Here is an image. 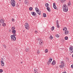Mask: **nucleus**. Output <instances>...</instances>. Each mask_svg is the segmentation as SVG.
Returning a JSON list of instances; mask_svg holds the SVG:
<instances>
[{"instance_id":"aec40b11","label":"nucleus","mask_w":73,"mask_h":73,"mask_svg":"<svg viewBox=\"0 0 73 73\" xmlns=\"http://www.w3.org/2000/svg\"><path fill=\"white\" fill-rule=\"evenodd\" d=\"M2 26L3 27H5V26H6V24L5 23H3L2 24Z\"/></svg>"},{"instance_id":"3c124183","label":"nucleus","mask_w":73,"mask_h":73,"mask_svg":"<svg viewBox=\"0 0 73 73\" xmlns=\"http://www.w3.org/2000/svg\"><path fill=\"white\" fill-rule=\"evenodd\" d=\"M21 64L23 63V62H21Z\"/></svg>"},{"instance_id":"58836bf2","label":"nucleus","mask_w":73,"mask_h":73,"mask_svg":"<svg viewBox=\"0 0 73 73\" xmlns=\"http://www.w3.org/2000/svg\"><path fill=\"white\" fill-rule=\"evenodd\" d=\"M2 72H3V70L0 69V73H2Z\"/></svg>"},{"instance_id":"c85d7f7f","label":"nucleus","mask_w":73,"mask_h":73,"mask_svg":"<svg viewBox=\"0 0 73 73\" xmlns=\"http://www.w3.org/2000/svg\"><path fill=\"white\" fill-rule=\"evenodd\" d=\"M65 40H68V36H66L65 37Z\"/></svg>"},{"instance_id":"a19ab883","label":"nucleus","mask_w":73,"mask_h":73,"mask_svg":"<svg viewBox=\"0 0 73 73\" xmlns=\"http://www.w3.org/2000/svg\"><path fill=\"white\" fill-rule=\"evenodd\" d=\"M25 28L26 29H28V27H27V26H25Z\"/></svg>"},{"instance_id":"473e14b6","label":"nucleus","mask_w":73,"mask_h":73,"mask_svg":"<svg viewBox=\"0 0 73 73\" xmlns=\"http://www.w3.org/2000/svg\"><path fill=\"white\" fill-rule=\"evenodd\" d=\"M48 49H46L45 50V53H48Z\"/></svg>"},{"instance_id":"864d4df0","label":"nucleus","mask_w":73,"mask_h":73,"mask_svg":"<svg viewBox=\"0 0 73 73\" xmlns=\"http://www.w3.org/2000/svg\"><path fill=\"white\" fill-rule=\"evenodd\" d=\"M1 24L0 23V26H1Z\"/></svg>"},{"instance_id":"b1692460","label":"nucleus","mask_w":73,"mask_h":73,"mask_svg":"<svg viewBox=\"0 0 73 73\" xmlns=\"http://www.w3.org/2000/svg\"><path fill=\"white\" fill-rule=\"evenodd\" d=\"M45 5L46 7H48V5H49V4L48 3H46L45 4Z\"/></svg>"},{"instance_id":"6e6552de","label":"nucleus","mask_w":73,"mask_h":73,"mask_svg":"<svg viewBox=\"0 0 73 73\" xmlns=\"http://www.w3.org/2000/svg\"><path fill=\"white\" fill-rule=\"evenodd\" d=\"M46 9L48 12H50V8L49 7L47 6L46 7Z\"/></svg>"},{"instance_id":"cd10ccee","label":"nucleus","mask_w":73,"mask_h":73,"mask_svg":"<svg viewBox=\"0 0 73 73\" xmlns=\"http://www.w3.org/2000/svg\"><path fill=\"white\" fill-rule=\"evenodd\" d=\"M64 30L65 31V30L66 31V30H67V28H66V27H64V29H63V31H64Z\"/></svg>"},{"instance_id":"6ab92c4d","label":"nucleus","mask_w":73,"mask_h":73,"mask_svg":"<svg viewBox=\"0 0 73 73\" xmlns=\"http://www.w3.org/2000/svg\"><path fill=\"white\" fill-rule=\"evenodd\" d=\"M43 16L44 17H46V14L44 13L43 14Z\"/></svg>"},{"instance_id":"f704fd0d","label":"nucleus","mask_w":73,"mask_h":73,"mask_svg":"<svg viewBox=\"0 0 73 73\" xmlns=\"http://www.w3.org/2000/svg\"><path fill=\"white\" fill-rule=\"evenodd\" d=\"M56 6V4L55 3H53V7H54V6Z\"/></svg>"},{"instance_id":"5fc2aeb1","label":"nucleus","mask_w":73,"mask_h":73,"mask_svg":"<svg viewBox=\"0 0 73 73\" xmlns=\"http://www.w3.org/2000/svg\"><path fill=\"white\" fill-rule=\"evenodd\" d=\"M72 57H73V54H72Z\"/></svg>"},{"instance_id":"6e6d98bb","label":"nucleus","mask_w":73,"mask_h":73,"mask_svg":"<svg viewBox=\"0 0 73 73\" xmlns=\"http://www.w3.org/2000/svg\"><path fill=\"white\" fill-rule=\"evenodd\" d=\"M19 0V1H21V0Z\"/></svg>"},{"instance_id":"39448f33","label":"nucleus","mask_w":73,"mask_h":73,"mask_svg":"<svg viewBox=\"0 0 73 73\" xmlns=\"http://www.w3.org/2000/svg\"><path fill=\"white\" fill-rule=\"evenodd\" d=\"M70 50L71 53H73V46H71L70 47Z\"/></svg>"},{"instance_id":"37998d69","label":"nucleus","mask_w":73,"mask_h":73,"mask_svg":"<svg viewBox=\"0 0 73 73\" xmlns=\"http://www.w3.org/2000/svg\"><path fill=\"white\" fill-rule=\"evenodd\" d=\"M14 20H14V19H12V21H14Z\"/></svg>"},{"instance_id":"f8f14e48","label":"nucleus","mask_w":73,"mask_h":73,"mask_svg":"<svg viewBox=\"0 0 73 73\" xmlns=\"http://www.w3.org/2000/svg\"><path fill=\"white\" fill-rule=\"evenodd\" d=\"M59 67L60 68H63L64 67V65L61 64L59 66Z\"/></svg>"},{"instance_id":"603ef678","label":"nucleus","mask_w":73,"mask_h":73,"mask_svg":"<svg viewBox=\"0 0 73 73\" xmlns=\"http://www.w3.org/2000/svg\"><path fill=\"white\" fill-rule=\"evenodd\" d=\"M57 23H58V21H57Z\"/></svg>"},{"instance_id":"4468645a","label":"nucleus","mask_w":73,"mask_h":73,"mask_svg":"<svg viewBox=\"0 0 73 73\" xmlns=\"http://www.w3.org/2000/svg\"><path fill=\"white\" fill-rule=\"evenodd\" d=\"M25 4H28V1L27 0H25Z\"/></svg>"},{"instance_id":"a18cd8bd","label":"nucleus","mask_w":73,"mask_h":73,"mask_svg":"<svg viewBox=\"0 0 73 73\" xmlns=\"http://www.w3.org/2000/svg\"><path fill=\"white\" fill-rule=\"evenodd\" d=\"M71 67L72 68H73V65H71Z\"/></svg>"},{"instance_id":"4be33fe9","label":"nucleus","mask_w":73,"mask_h":73,"mask_svg":"<svg viewBox=\"0 0 73 73\" xmlns=\"http://www.w3.org/2000/svg\"><path fill=\"white\" fill-rule=\"evenodd\" d=\"M61 65H64V64H65L64 63V61L61 62Z\"/></svg>"},{"instance_id":"c9c22d12","label":"nucleus","mask_w":73,"mask_h":73,"mask_svg":"<svg viewBox=\"0 0 73 73\" xmlns=\"http://www.w3.org/2000/svg\"><path fill=\"white\" fill-rule=\"evenodd\" d=\"M53 8H54V9H56V6H53Z\"/></svg>"},{"instance_id":"f257e3e1","label":"nucleus","mask_w":73,"mask_h":73,"mask_svg":"<svg viewBox=\"0 0 73 73\" xmlns=\"http://www.w3.org/2000/svg\"><path fill=\"white\" fill-rule=\"evenodd\" d=\"M63 7L64 8L63 9L64 12H68V8L67 7L66 5L65 4H64Z\"/></svg>"},{"instance_id":"4c0bfd02","label":"nucleus","mask_w":73,"mask_h":73,"mask_svg":"<svg viewBox=\"0 0 73 73\" xmlns=\"http://www.w3.org/2000/svg\"><path fill=\"white\" fill-rule=\"evenodd\" d=\"M13 28H14V29H15V27H13L11 28L12 30H13Z\"/></svg>"},{"instance_id":"f3484780","label":"nucleus","mask_w":73,"mask_h":73,"mask_svg":"<svg viewBox=\"0 0 73 73\" xmlns=\"http://www.w3.org/2000/svg\"><path fill=\"white\" fill-rule=\"evenodd\" d=\"M39 44L40 45H42V44H43V43H42V41H40L39 42Z\"/></svg>"},{"instance_id":"412c9836","label":"nucleus","mask_w":73,"mask_h":73,"mask_svg":"<svg viewBox=\"0 0 73 73\" xmlns=\"http://www.w3.org/2000/svg\"><path fill=\"white\" fill-rule=\"evenodd\" d=\"M25 51H26V52H29V49H28L27 48H26L25 49Z\"/></svg>"},{"instance_id":"5701e85b","label":"nucleus","mask_w":73,"mask_h":73,"mask_svg":"<svg viewBox=\"0 0 73 73\" xmlns=\"http://www.w3.org/2000/svg\"><path fill=\"white\" fill-rule=\"evenodd\" d=\"M56 25L57 28H60V26H59V25H58V23H56Z\"/></svg>"},{"instance_id":"de8ad7c7","label":"nucleus","mask_w":73,"mask_h":73,"mask_svg":"<svg viewBox=\"0 0 73 73\" xmlns=\"http://www.w3.org/2000/svg\"><path fill=\"white\" fill-rule=\"evenodd\" d=\"M4 60V59L3 58H2V60L1 61H2Z\"/></svg>"},{"instance_id":"0eeeda50","label":"nucleus","mask_w":73,"mask_h":73,"mask_svg":"<svg viewBox=\"0 0 73 73\" xmlns=\"http://www.w3.org/2000/svg\"><path fill=\"white\" fill-rule=\"evenodd\" d=\"M31 13L33 16H36V14L35 12H31Z\"/></svg>"},{"instance_id":"ea45409f","label":"nucleus","mask_w":73,"mask_h":73,"mask_svg":"<svg viewBox=\"0 0 73 73\" xmlns=\"http://www.w3.org/2000/svg\"><path fill=\"white\" fill-rule=\"evenodd\" d=\"M3 46L4 47V48H6V45H5V44H4L3 45Z\"/></svg>"},{"instance_id":"2f4dec72","label":"nucleus","mask_w":73,"mask_h":73,"mask_svg":"<svg viewBox=\"0 0 73 73\" xmlns=\"http://www.w3.org/2000/svg\"><path fill=\"white\" fill-rule=\"evenodd\" d=\"M37 41H41V38H37Z\"/></svg>"},{"instance_id":"c03bdc74","label":"nucleus","mask_w":73,"mask_h":73,"mask_svg":"<svg viewBox=\"0 0 73 73\" xmlns=\"http://www.w3.org/2000/svg\"><path fill=\"white\" fill-rule=\"evenodd\" d=\"M35 72H37V71L36 70H34Z\"/></svg>"},{"instance_id":"8fccbe9b","label":"nucleus","mask_w":73,"mask_h":73,"mask_svg":"<svg viewBox=\"0 0 73 73\" xmlns=\"http://www.w3.org/2000/svg\"><path fill=\"white\" fill-rule=\"evenodd\" d=\"M34 73H38V72H35Z\"/></svg>"},{"instance_id":"4d7b16f0","label":"nucleus","mask_w":73,"mask_h":73,"mask_svg":"<svg viewBox=\"0 0 73 73\" xmlns=\"http://www.w3.org/2000/svg\"><path fill=\"white\" fill-rule=\"evenodd\" d=\"M13 28V29H14V28Z\"/></svg>"},{"instance_id":"dca6fc26","label":"nucleus","mask_w":73,"mask_h":73,"mask_svg":"<svg viewBox=\"0 0 73 73\" xmlns=\"http://www.w3.org/2000/svg\"><path fill=\"white\" fill-rule=\"evenodd\" d=\"M35 11L36 12H37L38 11H39V9L37 7H35Z\"/></svg>"},{"instance_id":"9d476101","label":"nucleus","mask_w":73,"mask_h":73,"mask_svg":"<svg viewBox=\"0 0 73 73\" xmlns=\"http://www.w3.org/2000/svg\"><path fill=\"white\" fill-rule=\"evenodd\" d=\"M12 33H13L14 35V34H16V30H14V29H13V31H12Z\"/></svg>"},{"instance_id":"1a4fd4ad","label":"nucleus","mask_w":73,"mask_h":73,"mask_svg":"<svg viewBox=\"0 0 73 73\" xmlns=\"http://www.w3.org/2000/svg\"><path fill=\"white\" fill-rule=\"evenodd\" d=\"M55 64H56V61L54 60L52 62V65H54Z\"/></svg>"},{"instance_id":"a878e982","label":"nucleus","mask_w":73,"mask_h":73,"mask_svg":"<svg viewBox=\"0 0 73 73\" xmlns=\"http://www.w3.org/2000/svg\"><path fill=\"white\" fill-rule=\"evenodd\" d=\"M32 9H33V8L32 7H30L29 8V10H30V11H32Z\"/></svg>"},{"instance_id":"c756f323","label":"nucleus","mask_w":73,"mask_h":73,"mask_svg":"<svg viewBox=\"0 0 73 73\" xmlns=\"http://www.w3.org/2000/svg\"><path fill=\"white\" fill-rule=\"evenodd\" d=\"M16 7H17V8H19V4H18V3L16 5Z\"/></svg>"},{"instance_id":"e433bc0d","label":"nucleus","mask_w":73,"mask_h":73,"mask_svg":"<svg viewBox=\"0 0 73 73\" xmlns=\"http://www.w3.org/2000/svg\"><path fill=\"white\" fill-rule=\"evenodd\" d=\"M68 5H71V3H70V2H69L68 3Z\"/></svg>"},{"instance_id":"423d86ee","label":"nucleus","mask_w":73,"mask_h":73,"mask_svg":"<svg viewBox=\"0 0 73 73\" xmlns=\"http://www.w3.org/2000/svg\"><path fill=\"white\" fill-rule=\"evenodd\" d=\"M1 66H4V62L3 61V60H1Z\"/></svg>"},{"instance_id":"7c9ffc66","label":"nucleus","mask_w":73,"mask_h":73,"mask_svg":"<svg viewBox=\"0 0 73 73\" xmlns=\"http://www.w3.org/2000/svg\"><path fill=\"white\" fill-rule=\"evenodd\" d=\"M55 36L56 37H59L60 36L58 35V34H57L56 35H55Z\"/></svg>"},{"instance_id":"72a5a7b5","label":"nucleus","mask_w":73,"mask_h":73,"mask_svg":"<svg viewBox=\"0 0 73 73\" xmlns=\"http://www.w3.org/2000/svg\"><path fill=\"white\" fill-rule=\"evenodd\" d=\"M66 0H61L62 3H65V2Z\"/></svg>"},{"instance_id":"79ce46f5","label":"nucleus","mask_w":73,"mask_h":73,"mask_svg":"<svg viewBox=\"0 0 73 73\" xmlns=\"http://www.w3.org/2000/svg\"><path fill=\"white\" fill-rule=\"evenodd\" d=\"M37 53L38 54H39V53H40V51H37Z\"/></svg>"},{"instance_id":"bb28decb","label":"nucleus","mask_w":73,"mask_h":73,"mask_svg":"<svg viewBox=\"0 0 73 73\" xmlns=\"http://www.w3.org/2000/svg\"><path fill=\"white\" fill-rule=\"evenodd\" d=\"M53 38V37L52 36H50V40H52Z\"/></svg>"},{"instance_id":"20e7f679","label":"nucleus","mask_w":73,"mask_h":73,"mask_svg":"<svg viewBox=\"0 0 73 73\" xmlns=\"http://www.w3.org/2000/svg\"><path fill=\"white\" fill-rule=\"evenodd\" d=\"M52 58H51L48 61V65H49V64H50L51 63V62H52Z\"/></svg>"},{"instance_id":"09e8293b","label":"nucleus","mask_w":73,"mask_h":73,"mask_svg":"<svg viewBox=\"0 0 73 73\" xmlns=\"http://www.w3.org/2000/svg\"><path fill=\"white\" fill-rule=\"evenodd\" d=\"M62 73H66V72H63Z\"/></svg>"},{"instance_id":"a211bd4d","label":"nucleus","mask_w":73,"mask_h":73,"mask_svg":"<svg viewBox=\"0 0 73 73\" xmlns=\"http://www.w3.org/2000/svg\"><path fill=\"white\" fill-rule=\"evenodd\" d=\"M41 11H37V13H38V14L39 15H41Z\"/></svg>"},{"instance_id":"2eb2a0df","label":"nucleus","mask_w":73,"mask_h":73,"mask_svg":"<svg viewBox=\"0 0 73 73\" xmlns=\"http://www.w3.org/2000/svg\"><path fill=\"white\" fill-rule=\"evenodd\" d=\"M25 27H29V25L28 23H26L25 24Z\"/></svg>"},{"instance_id":"9b49d317","label":"nucleus","mask_w":73,"mask_h":73,"mask_svg":"<svg viewBox=\"0 0 73 73\" xmlns=\"http://www.w3.org/2000/svg\"><path fill=\"white\" fill-rule=\"evenodd\" d=\"M4 20L3 19H1V20L0 21V22L1 23V24H2V23H4Z\"/></svg>"},{"instance_id":"7ed1b4c3","label":"nucleus","mask_w":73,"mask_h":73,"mask_svg":"<svg viewBox=\"0 0 73 73\" xmlns=\"http://www.w3.org/2000/svg\"><path fill=\"white\" fill-rule=\"evenodd\" d=\"M16 36V34H15L11 36V38L12 39V40H13V41L16 40V37H15Z\"/></svg>"},{"instance_id":"ddd939ff","label":"nucleus","mask_w":73,"mask_h":73,"mask_svg":"<svg viewBox=\"0 0 73 73\" xmlns=\"http://www.w3.org/2000/svg\"><path fill=\"white\" fill-rule=\"evenodd\" d=\"M65 35H67L69 33V31H68L65 30Z\"/></svg>"},{"instance_id":"49530a36","label":"nucleus","mask_w":73,"mask_h":73,"mask_svg":"<svg viewBox=\"0 0 73 73\" xmlns=\"http://www.w3.org/2000/svg\"><path fill=\"white\" fill-rule=\"evenodd\" d=\"M35 33H37V31H35Z\"/></svg>"},{"instance_id":"f03ea898","label":"nucleus","mask_w":73,"mask_h":73,"mask_svg":"<svg viewBox=\"0 0 73 73\" xmlns=\"http://www.w3.org/2000/svg\"><path fill=\"white\" fill-rule=\"evenodd\" d=\"M11 4L13 7H15L16 6V1L14 0H11Z\"/></svg>"},{"instance_id":"393cba45","label":"nucleus","mask_w":73,"mask_h":73,"mask_svg":"<svg viewBox=\"0 0 73 73\" xmlns=\"http://www.w3.org/2000/svg\"><path fill=\"white\" fill-rule=\"evenodd\" d=\"M54 26H53L51 28V31H53L54 30Z\"/></svg>"}]
</instances>
